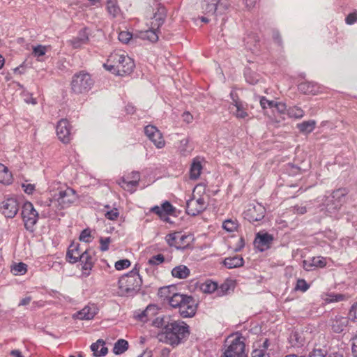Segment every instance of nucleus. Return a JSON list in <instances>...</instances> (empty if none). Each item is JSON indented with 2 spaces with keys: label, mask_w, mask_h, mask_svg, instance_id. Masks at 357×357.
<instances>
[{
  "label": "nucleus",
  "mask_w": 357,
  "mask_h": 357,
  "mask_svg": "<svg viewBox=\"0 0 357 357\" xmlns=\"http://www.w3.org/2000/svg\"><path fill=\"white\" fill-rule=\"evenodd\" d=\"M78 199L76 191L66 185H60L52 195L51 198L45 202V206L48 207V211H43L42 216L50 217L58 211L70 207Z\"/></svg>",
  "instance_id": "nucleus-1"
},
{
  "label": "nucleus",
  "mask_w": 357,
  "mask_h": 357,
  "mask_svg": "<svg viewBox=\"0 0 357 357\" xmlns=\"http://www.w3.org/2000/svg\"><path fill=\"white\" fill-rule=\"evenodd\" d=\"M190 334L189 326L182 321H173L158 334L160 342L176 346Z\"/></svg>",
  "instance_id": "nucleus-2"
},
{
  "label": "nucleus",
  "mask_w": 357,
  "mask_h": 357,
  "mask_svg": "<svg viewBox=\"0 0 357 357\" xmlns=\"http://www.w3.org/2000/svg\"><path fill=\"white\" fill-rule=\"evenodd\" d=\"M103 66L113 74L123 76L132 71L135 64L125 52L119 50L111 53Z\"/></svg>",
  "instance_id": "nucleus-3"
},
{
  "label": "nucleus",
  "mask_w": 357,
  "mask_h": 357,
  "mask_svg": "<svg viewBox=\"0 0 357 357\" xmlns=\"http://www.w3.org/2000/svg\"><path fill=\"white\" fill-rule=\"evenodd\" d=\"M153 12V17H151V28L144 32L143 38L154 43L158 40V29L165 22L166 9L160 3L155 2L154 3Z\"/></svg>",
  "instance_id": "nucleus-4"
},
{
  "label": "nucleus",
  "mask_w": 357,
  "mask_h": 357,
  "mask_svg": "<svg viewBox=\"0 0 357 357\" xmlns=\"http://www.w3.org/2000/svg\"><path fill=\"white\" fill-rule=\"evenodd\" d=\"M206 197L204 185L201 184L196 185L191 198L186 202V213L195 216L204 211L207 207Z\"/></svg>",
  "instance_id": "nucleus-5"
},
{
  "label": "nucleus",
  "mask_w": 357,
  "mask_h": 357,
  "mask_svg": "<svg viewBox=\"0 0 357 357\" xmlns=\"http://www.w3.org/2000/svg\"><path fill=\"white\" fill-rule=\"evenodd\" d=\"M141 284L142 279L136 268H134L129 273L120 278L119 293L121 296L131 295L139 289Z\"/></svg>",
  "instance_id": "nucleus-6"
},
{
  "label": "nucleus",
  "mask_w": 357,
  "mask_h": 357,
  "mask_svg": "<svg viewBox=\"0 0 357 357\" xmlns=\"http://www.w3.org/2000/svg\"><path fill=\"white\" fill-rule=\"evenodd\" d=\"M94 84L88 73L80 71L75 74L71 81V89L76 94H84L89 91Z\"/></svg>",
  "instance_id": "nucleus-7"
},
{
  "label": "nucleus",
  "mask_w": 357,
  "mask_h": 357,
  "mask_svg": "<svg viewBox=\"0 0 357 357\" xmlns=\"http://www.w3.org/2000/svg\"><path fill=\"white\" fill-rule=\"evenodd\" d=\"M226 346L222 357H247L244 337L238 336Z\"/></svg>",
  "instance_id": "nucleus-8"
},
{
  "label": "nucleus",
  "mask_w": 357,
  "mask_h": 357,
  "mask_svg": "<svg viewBox=\"0 0 357 357\" xmlns=\"http://www.w3.org/2000/svg\"><path fill=\"white\" fill-rule=\"evenodd\" d=\"M175 289L174 287H164L159 289L158 295L163 298L169 305L173 307L176 308L178 306L179 302L183 301L187 296L185 294L174 292Z\"/></svg>",
  "instance_id": "nucleus-9"
},
{
  "label": "nucleus",
  "mask_w": 357,
  "mask_h": 357,
  "mask_svg": "<svg viewBox=\"0 0 357 357\" xmlns=\"http://www.w3.org/2000/svg\"><path fill=\"white\" fill-rule=\"evenodd\" d=\"M22 216L26 229H32L38 219V213L33 205L29 202H25L22 206Z\"/></svg>",
  "instance_id": "nucleus-10"
},
{
  "label": "nucleus",
  "mask_w": 357,
  "mask_h": 357,
  "mask_svg": "<svg viewBox=\"0 0 357 357\" xmlns=\"http://www.w3.org/2000/svg\"><path fill=\"white\" fill-rule=\"evenodd\" d=\"M266 213V208L261 204H250L244 211V218L249 222L259 221L264 218Z\"/></svg>",
  "instance_id": "nucleus-11"
},
{
  "label": "nucleus",
  "mask_w": 357,
  "mask_h": 357,
  "mask_svg": "<svg viewBox=\"0 0 357 357\" xmlns=\"http://www.w3.org/2000/svg\"><path fill=\"white\" fill-rule=\"evenodd\" d=\"M144 132L146 137L153 143L158 149H162L165 145L160 131L153 126H147L144 128Z\"/></svg>",
  "instance_id": "nucleus-12"
},
{
  "label": "nucleus",
  "mask_w": 357,
  "mask_h": 357,
  "mask_svg": "<svg viewBox=\"0 0 357 357\" xmlns=\"http://www.w3.org/2000/svg\"><path fill=\"white\" fill-rule=\"evenodd\" d=\"M56 135L59 139L63 143L67 144L71 139V127L66 119H61L56 126Z\"/></svg>",
  "instance_id": "nucleus-13"
},
{
  "label": "nucleus",
  "mask_w": 357,
  "mask_h": 357,
  "mask_svg": "<svg viewBox=\"0 0 357 357\" xmlns=\"http://www.w3.org/2000/svg\"><path fill=\"white\" fill-rule=\"evenodd\" d=\"M269 110L275 116L274 119L271 120L272 122L279 123L284 119L287 111V107L284 103L273 100L269 101Z\"/></svg>",
  "instance_id": "nucleus-14"
},
{
  "label": "nucleus",
  "mask_w": 357,
  "mask_h": 357,
  "mask_svg": "<svg viewBox=\"0 0 357 357\" xmlns=\"http://www.w3.org/2000/svg\"><path fill=\"white\" fill-rule=\"evenodd\" d=\"M310 338V333L307 331H296L291 333L289 342L294 347H301Z\"/></svg>",
  "instance_id": "nucleus-15"
},
{
  "label": "nucleus",
  "mask_w": 357,
  "mask_h": 357,
  "mask_svg": "<svg viewBox=\"0 0 357 357\" xmlns=\"http://www.w3.org/2000/svg\"><path fill=\"white\" fill-rule=\"evenodd\" d=\"M1 209L6 217L13 218L19 210V204L15 199L8 198L2 202Z\"/></svg>",
  "instance_id": "nucleus-16"
},
{
  "label": "nucleus",
  "mask_w": 357,
  "mask_h": 357,
  "mask_svg": "<svg viewBox=\"0 0 357 357\" xmlns=\"http://www.w3.org/2000/svg\"><path fill=\"white\" fill-rule=\"evenodd\" d=\"M185 299V303L183 305L179 314L183 318L192 317L195 314L197 311L196 302L190 296H187Z\"/></svg>",
  "instance_id": "nucleus-17"
},
{
  "label": "nucleus",
  "mask_w": 357,
  "mask_h": 357,
  "mask_svg": "<svg viewBox=\"0 0 357 357\" xmlns=\"http://www.w3.org/2000/svg\"><path fill=\"white\" fill-rule=\"evenodd\" d=\"M326 264V258L318 256L303 260V266L305 270L310 271L317 268H324Z\"/></svg>",
  "instance_id": "nucleus-18"
},
{
  "label": "nucleus",
  "mask_w": 357,
  "mask_h": 357,
  "mask_svg": "<svg viewBox=\"0 0 357 357\" xmlns=\"http://www.w3.org/2000/svg\"><path fill=\"white\" fill-rule=\"evenodd\" d=\"M98 312V308L96 305H86L81 310L73 314V318L79 320L92 319Z\"/></svg>",
  "instance_id": "nucleus-19"
},
{
  "label": "nucleus",
  "mask_w": 357,
  "mask_h": 357,
  "mask_svg": "<svg viewBox=\"0 0 357 357\" xmlns=\"http://www.w3.org/2000/svg\"><path fill=\"white\" fill-rule=\"evenodd\" d=\"M140 176L137 172H133L130 174V179H126L125 178H121L119 184L125 190L128 191H132L139 181Z\"/></svg>",
  "instance_id": "nucleus-20"
},
{
  "label": "nucleus",
  "mask_w": 357,
  "mask_h": 357,
  "mask_svg": "<svg viewBox=\"0 0 357 357\" xmlns=\"http://www.w3.org/2000/svg\"><path fill=\"white\" fill-rule=\"evenodd\" d=\"M347 193L348 191L346 188H340L333 191L332 193L333 206L329 207L328 210H337L339 208L344 202V197Z\"/></svg>",
  "instance_id": "nucleus-21"
},
{
  "label": "nucleus",
  "mask_w": 357,
  "mask_h": 357,
  "mask_svg": "<svg viewBox=\"0 0 357 357\" xmlns=\"http://www.w3.org/2000/svg\"><path fill=\"white\" fill-rule=\"evenodd\" d=\"M229 109L237 119H245L248 116L246 109L241 101H236V103H231Z\"/></svg>",
  "instance_id": "nucleus-22"
},
{
  "label": "nucleus",
  "mask_w": 357,
  "mask_h": 357,
  "mask_svg": "<svg viewBox=\"0 0 357 357\" xmlns=\"http://www.w3.org/2000/svg\"><path fill=\"white\" fill-rule=\"evenodd\" d=\"M82 253L79 245L73 243L69 246L66 257L68 261L73 264L79 261Z\"/></svg>",
  "instance_id": "nucleus-23"
},
{
  "label": "nucleus",
  "mask_w": 357,
  "mask_h": 357,
  "mask_svg": "<svg viewBox=\"0 0 357 357\" xmlns=\"http://www.w3.org/2000/svg\"><path fill=\"white\" fill-rule=\"evenodd\" d=\"M254 246L259 252L268 249V233L258 232L254 241Z\"/></svg>",
  "instance_id": "nucleus-24"
},
{
  "label": "nucleus",
  "mask_w": 357,
  "mask_h": 357,
  "mask_svg": "<svg viewBox=\"0 0 357 357\" xmlns=\"http://www.w3.org/2000/svg\"><path fill=\"white\" fill-rule=\"evenodd\" d=\"M348 324L349 319L347 317L335 316V318L332 319V329L335 333H341L347 328Z\"/></svg>",
  "instance_id": "nucleus-25"
},
{
  "label": "nucleus",
  "mask_w": 357,
  "mask_h": 357,
  "mask_svg": "<svg viewBox=\"0 0 357 357\" xmlns=\"http://www.w3.org/2000/svg\"><path fill=\"white\" fill-rule=\"evenodd\" d=\"M298 89L305 94L316 95L319 91L317 83L305 82L298 85Z\"/></svg>",
  "instance_id": "nucleus-26"
},
{
  "label": "nucleus",
  "mask_w": 357,
  "mask_h": 357,
  "mask_svg": "<svg viewBox=\"0 0 357 357\" xmlns=\"http://www.w3.org/2000/svg\"><path fill=\"white\" fill-rule=\"evenodd\" d=\"M89 41V37L86 32L83 30L81 31L79 33V35L77 37L74 38L73 39L70 40L69 43L72 45V47L75 49L79 48L82 45L86 44Z\"/></svg>",
  "instance_id": "nucleus-27"
},
{
  "label": "nucleus",
  "mask_w": 357,
  "mask_h": 357,
  "mask_svg": "<svg viewBox=\"0 0 357 357\" xmlns=\"http://www.w3.org/2000/svg\"><path fill=\"white\" fill-rule=\"evenodd\" d=\"M190 269L184 265H180L174 268L172 271L173 277L178 279H185L190 275Z\"/></svg>",
  "instance_id": "nucleus-28"
},
{
  "label": "nucleus",
  "mask_w": 357,
  "mask_h": 357,
  "mask_svg": "<svg viewBox=\"0 0 357 357\" xmlns=\"http://www.w3.org/2000/svg\"><path fill=\"white\" fill-rule=\"evenodd\" d=\"M79 260L82 264L83 269H91L93 264V261L89 250H85L84 251H83Z\"/></svg>",
  "instance_id": "nucleus-29"
},
{
  "label": "nucleus",
  "mask_w": 357,
  "mask_h": 357,
  "mask_svg": "<svg viewBox=\"0 0 357 357\" xmlns=\"http://www.w3.org/2000/svg\"><path fill=\"white\" fill-rule=\"evenodd\" d=\"M91 349L96 356H105L107 353V348L105 347V342L101 340H98L96 342L93 343Z\"/></svg>",
  "instance_id": "nucleus-30"
},
{
  "label": "nucleus",
  "mask_w": 357,
  "mask_h": 357,
  "mask_svg": "<svg viewBox=\"0 0 357 357\" xmlns=\"http://www.w3.org/2000/svg\"><path fill=\"white\" fill-rule=\"evenodd\" d=\"M224 265L228 268H234L243 265V259L239 256L227 257L224 260Z\"/></svg>",
  "instance_id": "nucleus-31"
},
{
  "label": "nucleus",
  "mask_w": 357,
  "mask_h": 357,
  "mask_svg": "<svg viewBox=\"0 0 357 357\" xmlns=\"http://www.w3.org/2000/svg\"><path fill=\"white\" fill-rule=\"evenodd\" d=\"M202 170V165L200 161L197 159H194L190 169V178L194 180L197 179L201 174Z\"/></svg>",
  "instance_id": "nucleus-32"
},
{
  "label": "nucleus",
  "mask_w": 357,
  "mask_h": 357,
  "mask_svg": "<svg viewBox=\"0 0 357 357\" xmlns=\"http://www.w3.org/2000/svg\"><path fill=\"white\" fill-rule=\"evenodd\" d=\"M12 180L13 176L8 167L0 163V183L9 184Z\"/></svg>",
  "instance_id": "nucleus-33"
},
{
  "label": "nucleus",
  "mask_w": 357,
  "mask_h": 357,
  "mask_svg": "<svg viewBox=\"0 0 357 357\" xmlns=\"http://www.w3.org/2000/svg\"><path fill=\"white\" fill-rule=\"evenodd\" d=\"M169 323L170 318L165 315L158 316L152 321V325L153 326L161 328L162 330H165L167 327V325H169Z\"/></svg>",
  "instance_id": "nucleus-34"
},
{
  "label": "nucleus",
  "mask_w": 357,
  "mask_h": 357,
  "mask_svg": "<svg viewBox=\"0 0 357 357\" xmlns=\"http://www.w3.org/2000/svg\"><path fill=\"white\" fill-rule=\"evenodd\" d=\"M315 126V121L310 120L298 123L297 127L301 132L310 133L314 130Z\"/></svg>",
  "instance_id": "nucleus-35"
},
{
  "label": "nucleus",
  "mask_w": 357,
  "mask_h": 357,
  "mask_svg": "<svg viewBox=\"0 0 357 357\" xmlns=\"http://www.w3.org/2000/svg\"><path fill=\"white\" fill-rule=\"evenodd\" d=\"M10 271L15 275H22L27 271V265L23 262L14 264L10 266Z\"/></svg>",
  "instance_id": "nucleus-36"
},
{
  "label": "nucleus",
  "mask_w": 357,
  "mask_h": 357,
  "mask_svg": "<svg viewBox=\"0 0 357 357\" xmlns=\"http://www.w3.org/2000/svg\"><path fill=\"white\" fill-rule=\"evenodd\" d=\"M128 348V342L123 340H119L114 346L113 351L115 354H121L124 353Z\"/></svg>",
  "instance_id": "nucleus-37"
},
{
  "label": "nucleus",
  "mask_w": 357,
  "mask_h": 357,
  "mask_svg": "<svg viewBox=\"0 0 357 357\" xmlns=\"http://www.w3.org/2000/svg\"><path fill=\"white\" fill-rule=\"evenodd\" d=\"M220 0H204L202 8L208 13H214Z\"/></svg>",
  "instance_id": "nucleus-38"
},
{
  "label": "nucleus",
  "mask_w": 357,
  "mask_h": 357,
  "mask_svg": "<svg viewBox=\"0 0 357 357\" xmlns=\"http://www.w3.org/2000/svg\"><path fill=\"white\" fill-rule=\"evenodd\" d=\"M158 309L155 305H149L146 310L139 315V319L142 321H146L152 316L156 314Z\"/></svg>",
  "instance_id": "nucleus-39"
},
{
  "label": "nucleus",
  "mask_w": 357,
  "mask_h": 357,
  "mask_svg": "<svg viewBox=\"0 0 357 357\" xmlns=\"http://www.w3.org/2000/svg\"><path fill=\"white\" fill-rule=\"evenodd\" d=\"M178 149L183 155H188L192 151V148L189 145V139L186 137L182 139L179 142Z\"/></svg>",
  "instance_id": "nucleus-40"
},
{
  "label": "nucleus",
  "mask_w": 357,
  "mask_h": 357,
  "mask_svg": "<svg viewBox=\"0 0 357 357\" xmlns=\"http://www.w3.org/2000/svg\"><path fill=\"white\" fill-rule=\"evenodd\" d=\"M107 10L108 13L112 17H116L120 15L121 10L118 5L112 1H109L107 3Z\"/></svg>",
  "instance_id": "nucleus-41"
},
{
  "label": "nucleus",
  "mask_w": 357,
  "mask_h": 357,
  "mask_svg": "<svg viewBox=\"0 0 357 357\" xmlns=\"http://www.w3.org/2000/svg\"><path fill=\"white\" fill-rule=\"evenodd\" d=\"M268 347V339H266L263 342L262 348L255 349L252 352V357H268L266 351Z\"/></svg>",
  "instance_id": "nucleus-42"
},
{
  "label": "nucleus",
  "mask_w": 357,
  "mask_h": 357,
  "mask_svg": "<svg viewBox=\"0 0 357 357\" xmlns=\"http://www.w3.org/2000/svg\"><path fill=\"white\" fill-rule=\"evenodd\" d=\"M323 299L327 303H333V302H339L344 301L345 299V296L340 294H325L323 296Z\"/></svg>",
  "instance_id": "nucleus-43"
},
{
  "label": "nucleus",
  "mask_w": 357,
  "mask_h": 357,
  "mask_svg": "<svg viewBox=\"0 0 357 357\" xmlns=\"http://www.w3.org/2000/svg\"><path fill=\"white\" fill-rule=\"evenodd\" d=\"M287 115L291 118L301 119L304 116V112L298 107H293L287 109Z\"/></svg>",
  "instance_id": "nucleus-44"
},
{
  "label": "nucleus",
  "mask_w": 357,
  "mask_h": 357,
  "mask_svg": "<svg viewBox=\"0 0 357 357\" xmlns=\"http://www.w3.org/2000/svg\"><path fill=\"white\" fill-rule=\"evenodd\" d=\"M237 222L232 220H226L223 222L222 224L223 229L229 232L235 231L237 228Z\"/></svg>",
  "instance_id": "nucleus-45"
},
{
  "label": "nucleus",
  "mask_w": 357,
  "mask_h": 357,
  "mask_svg": "<svg viewBox=\"0 0 357 357\" xmlns=\"http://www.w3.org/2000/svg\"><path fill=\"white\" fill-rule=\"evenodd\" d=\"M217 283L213 282H206L202 285V290L205 293H213L217 289Z\"/></svg>",
  "instance_id": "nucleus-46"
},
{
  "label": "nucleus",
  "mask_w": 357,
  "mask_h": 357,
  "mask_svg": "<svg viewBox=\"0 0 357 357\" xmlns=\"http://www.w3.org/2000/svg\"><path fill=\"white\" fill-rule=\"evenodd\" d=\"M164 261H165V257H164L163 255L158 254L157 255H154L152 257H151L149 259L148 263L150 265L156 266V265H159V264H162Z\"/></svg>",
  "instance_id": "nucleus-47"
},
{
  "label": "nucleus",
  "mask_w": 357,
  "mask_h": 357,
  "mask_svg": "<svg viewBox=\"0 0 357 357\" xmlns=\"http://www.w3.org/2000/svg\"><path fill=\"white\" fill-rule=\"evenodd\" d=\"M47 52V47L45 46L38 45L33 48V54L34 56L39 58L40 56H44Z\"/></svg>",
  "instance_id": "nucleus-48"
},
{
  "label": "nucleus",
  "mask_w": 357,
  "mask_h": 357,
  "mask_svg": "<svg viewBox=\"0 0 357 357\" xmlns=\"http://www.w3.org/2000/svg\"><path fill=\"white\" fill-rule=\"evenodd\" d=\"M310 286L307 284L306 281L303 279H299L297 280L296 285L295 289L296 290H300L303 292L306 291L309 289Z\"/></svg>",
  "instance_id": "nucleus-49"
},
{
  "label": "nucleus",
  "mask_w": 357,
  "mask_h": 357,
  "mask_svg": "<svg viewBox=\"0 0 357 357\" xmlns=\"http://www.w3.org/2000/svg\"><path fill=\"white\" fill-rule=\"evenodd\" d=\"M130 266V261L128 259L119 260L115 263V268L116 270H123Z\"/></svg>",
  "instance_id": "nucleus-50"
},
{
  "label": "nucleus",
  "mask_w": 357,
  "mask_h": 357,
  "mask_svg": "<svg viewBox=\"0 0 357 357\" xmlns=\"http://www.w3.org/2000/svg\"><path fill=\"white\" fill-rule=\"evenodd\" d=\"M258 77L259 75L254 73H245L246 81L251 84H255L259 82Z\"/></svg>",
  "instance_id": "nucleus-51"
},
{
  "label": "nucleus",
  "mask_w": 357,
  "mask_h": 357,
  "mask_svg": "<svg viewBox=\"0 0 357 357\" xmlns=\"http://www.w3.org/2000/svg\"><path fill=\"white\" fill-rule=\"evenodd\" d=\"M131 38L132 34L128 31H121L119 34V40L123 43H128Z\"/></svg>",
  "instance_id": "nucleus-52"
},
{
  "label": "nucleus",
  "mask_w": 357,
  "mask_h": 357,
  "mask_svg": "<svg viewBox=\"0 0 357 357\" xmlns=\"http://www.w3.org/2000/svg\"><path fill=\"white\" fill-rule=\"evenodd\" d=\"M161 206L165 215L172 214L174 209L172 205L167 201L165 202Z\"/></svg>",
  "instance_id": "nucleus-53"
},
{
  "label": "nucleus",
  "mask_w": 357,
  "mask_h": 357,
  "mask_svg": "<svg viewBox=\"0 0 357 357\" xmlns=\"http://www.w3.org/2000/svg\"><path fill=\"white\" fill-rule=\"evenodd\" d=\"M111 242V238L109 237L107 238H100V250L102 252L107 251L109 249V244Z\"/></svg>",
  "instance_id": "nucleus-54"
},
{
  "label": "nucleus",
  "mask_w": 357,
  "mask_h": 357,
  "mask_svg": "<svg viewBox=\"0 0 357 357\" xmlns=\"http://www.w3.org/2000/svg\"><path fill=\"white\" fill-rule=\"evenodd\" d=\"M79 240L86 243L91 241V231L88 229H84L79 236Z\"/></svg>",
  "instance_id": "nucleus-55"
},
{
  "label": "nucleus",
  "mask_w": 357,
  "mask_h": 357,
  "mask_svg": "<svg viewBox=\"0 0 357 357\" xmlns=\"http://www.w3.org/2000/svg\"><path fill=\"white\" fill-rule=\"evenodd\" d=\"M119 213L117 208H114L109 211H107L105 213V217L107 219L111 220H116L117 218L119 217Z\"/></svg>",
  "instance_id": "nucleus-56"
},
{
  "label": "nucleus",
  "mask_w": 357,
  "mask_h": 357,
  "mask_svg": "<svg viewBox=\"0 0 357 357\" xmlns=\"http://www.w3.org/2000/svg\"><path fill=\"white\" fill-rule=\"evenodd\" d=\"M349 314L351 319L357 321V301L351 307Z\"/></svg>",
  "instance_id": "nucleus-57"
},
{
  "label": "nucleus",
  "mask_w": 357,
  "mask_h": 357,
  "mask_svg": "<svg viewBox=\"0 0 357 357\" xmlns=\"http://www.w3.org/2000/svg\"><path fill=\"white\" fill-rule=\"evenodd\" d=\"M326 353L321 349H314L309 354V357H325Z\"/></svg>",
  "instance_id": "nucleus-58"
},
{
  "label": "nucleus",
  "mask_w": 357,
  "mask_h": 357,
  "mask_svg": "<svg viewBox=\"0 0 357 357\" xmlns=\"http://www.w3.org/2000/svg\"><path fill=\"white\" fill-rule=\"evenodd\" d=\"M294 212L299 215L305 214L307 212V205H296L294 207Z\"/></svg>",
  "instance_id": "nucleus-59"
},
{
  "label": "nucleus",
  "mask_w": 357,
  "mask_h": 357,
  "mask_svg": "<svg viewBox=\"0 0 357 357\" xmlns=\"http://www.w3.org/2000/svg\"><path fill=\"white\" fill-rule=\"evenodd\" d=\"M151 211L157 214L160 218H163L165 216L162 206H155L151 208Z\"/></svg>",
  "instance_id": "nucleus-60"
},
{
  "label": "nucleus",
  "mask_w": 357,
  "mask_h": 357,
  "mask_svg": "<svg viewBox=\"0 0 357 357\" xmlns=\"http://www.w3.org/2000/svg\"><path fill=\"white\" fill-rule=\"evenodd\" d=\"M346 22L348 24H352L357 20V15L356 13H350L346 17Z\"/></svg>",
  "instance_id": "nucleus-61"
},
{
  "label": "nucleus",
  "mask_w": 357,
  "mask_h": 357,
  "mask_svg": "<svg viewBox=\"0 0 357 357\" xmlns=\"http://www.w3.org/2000/svg\"><path fill=\"white\" fill-rule=\"evenodd\" d=\"M182 117L183 121L188 123L192 122L193 119L192 115L188 112H184L182 115Z\"/></svg>",
  "instance_id": "nucleus-62"
},
{
  "label": "nucleus",
  "mask_w": 357,
  "mask_h": 357,
  "mask_svg": "<svg viewBox=\"0 0 357 357\" xmlns=\"http://www.w3.org/2000/svg\"><path fill=\"white\" fill-rule=\"evenodd\" d=\"M352 352L357 357V335L352 339Z\"/></svg>",
  "instance_id": "nucleus-63"
},
{
  "label": "nucleus",
  "mask_w": 357,
  "mask_h": 357,
  "mask_svg": "<svg viewBox=\"0 0 357 357\" xmlns=\"http://www.w3.org/2000/svg\"><path fill=\"white\" fill-rule=\"evenodd\" d=\"M24 190L27 194H31L34 190V185L31 184L23 185Z\"/></svg>",
  "instance_id": "nucleus-64"
}]
</instances>
